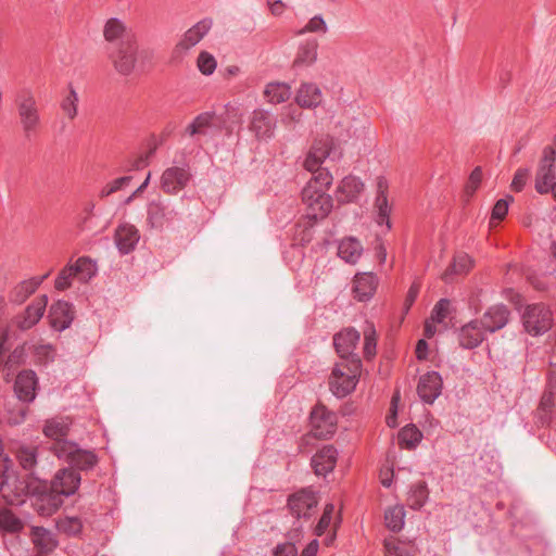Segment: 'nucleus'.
I'll return each mask as SVG.
<instances>
[{"label": "nucleus", "instance_id": "1", "mask_svg": "<svg viewBox=\"0 0 556 556\" xmlns=\"http://www.w3.org/2000/svg\"><path fill=\"white\" fill-rule=\"evenodd\" d=\"M332 177L327 172H320L311 184L302 189V201L306 205V213L295 224L294 237L300 243L311 242L314 226L325 218L332 210V198L327 190L332 184Z\"/></svg>", "mask_w": 556, "mask_h": 556}, {"label": "nucleus", "instance_id": "2", "mask_svg": "<svg viewBox=\"0 0 556 556\" xmlns=\"http://www.w3.org/2000/svg\"><path fill=\"white\" fill-rule=\"evenodd\" d=\"M337 415L324 404H317L309 414L311 430L302 437L301 447L311 446L315 452H338L330 444H318V441L330 439L337 429ZM300 452H303L300 448Z\"/></svg>", "mask_w": 556, "mask_h": 556}, {"label": "nucleus", "instance_id": "3", "mask_svg": "<svg viewBox=\"0 0 556 556\" xmlns=\"http://www.w3.org/2000/svg\"><path fill=\"white\" fill-rule=\"evenodd\" d=\"M68 467L62 468L54 475L50 488L61 497L74 495L81 481L79 470H87L97 464L96 454H65Z\"/></svg>", "mask_w": 556, "mask_h": 556}, {"label": "nucleus", "instance_id": "4", "mask_svg": "<svg viewBox=\"0 0 556 556\" xmlns=\"http://www.w3.org/2000/svg\"><path fill=\"white\" fill-rule=\"evenodd\" d=\"M11 466L8 455L0 454V494L7 504L21 505L27 494L35 492L37 488L18 477Z\"/></svg>", "mask_w": 556, "mask_h": 556}, {"label": "nucleus", "instance_id": "5", "mask_svg": "<svg viewBox=\"0 0 556 556\" xmlns=\"http://www.w3.org/2000/svg\"><path fill=\"white\" fill-rule=\"evenodd\" d=\"M16 113L25 138H31L41 128L42 118L38 100L30 88H23L15 97Z\"/></svg>", "mask_w": 556, "mask_h": 556}, {"label": "nucleus", "instance_id": "6", "mask_svg": "<svg viewBox=\"0 0 556 556\" xmlns=\"http://www.w3.org/2000/svg\"><path fill=\"white\" fill-rule=\"evenodd\" d=\"M361 370V358H354L351 363H337L328 381L332 394L338 399H343L352 393L359 380Z\"/></svg>", "mask_w": 556, "mask_h": 556}, {"label": "nucleus", "instance_id": "7", "mask_svg": "<svg viewBox=\"0 0 556 556\" xmlns=\"http://www.w3.org/2000/svg\"><path fill=\"white\" fill-rule=\"evenodd\" d=\"M296 105L288 104L280 108V119L283 123L299 122L300 109H315L323 102V92L314 83H302L295 94Z\"/></svg>", "mask_w": 556, "mask_h": 556}, {"label": "nucleus", "instance_id": "8", "mask_svg": "<svg viewBox=\"0 0 556 556\" xmlns=\"http://www.w3.org/2000/svg\"><path fill=\"white\" fill-rule=\"evenodd\" d=\"M521 321L525 331L532 337H540L548 332L554 324L553 312L543 302L526 305Z\"/></svg>", "mask_w": 556, "mask_h": 556}, {"label": "nucleus", "instance_id": "9", "mask_svg": "<svg viewBox=\"0 0 556 556\" xmlns=\"http://www.w3.org/2000/svg\"><path fill=\"white\" fill-rule=\"evenodd\" d=\"M144 54L146 51L139 49L138 40L129 38L125 43L111 49L108 55L118 74L129 76Z\"/></svg>", "mask_w": 556, "mask_h": 556}, {"label": "nucleus", "instance_id": "10", "mask_svg": "<svg viewBox=\"0 0 556 556\" xmlns=\"http://www.w3.org/2000/svg\"><path fill=\"white\" fill-rule=\"evenodd\" d=\"M73 427V420L68 416H56L48 419L43 426V433L47 438L58 443L68 444V447L62 446L60 450H51V452H88L79 448L75 443L67 440Z\"/></svg>", "mask_w": 556, "mask_h": 556}, {"label": "nucleus", "instance_id": "11", "mask_svg": "<svg viewBox=\"0 0 556 556\" xmlns=\"http://www.w3.org/2000/svg\"><path fill=\"white\" fill-rule=\"evenodd\" d=\"M336 157H338L337 152L332 148V142L329 139L316 141L311 147L304 161L305 169L312 174L309 180L306 184H311L320 172H327L332 177L329 169L327 167H323L321 164L327 159H331L333 161Z\"/></svg>", "mask_w": 556, "mask_h": 556}, {"label": "nucleus", "instance_id": "12", "mask_svg": "<svg viewBox=\"0 0 556 556\" xmlns=\"http://www.w3.org/2000/svg\"><path fill=\"white\" fill-rule=\"evenodd\" d=\"M319 502L318 494L311 488L301 489L291 494L287 507L292 516L298 519H307L313 515Z\"/></svg>", "mask_w": 556, "mask_h": 556}, {"label": "nucleus", "instance_id": "13", "mask_svg": "<svg viewBox=\"0 0 556 556\" xmlns=\"http://www.w3.org/2000/svg\"><path fill=\"white\" fill-rule=\"evenodd\" d=\"M359 340L361 333L353 327L344 328L333 336V345L341 362L351 363L354 358H361L355 353Z\"/></svg>", "mask_w": 556, "mask_h": 556}, {"label": "nucleus", "instance_id": "14", "mask_svg": "<svg viewBox=\"0 0 556 556\" xmlns=\"http://www.w3.org/2000/svg\"><path fill=\"white\" fill-rule=\"evenodd\" d=\"M555 150L552 147L544 148L535 177V190L541 194L548 193L549 186L555 182Z\"/></svg>", "mask_w": 556, "mask_h": 556}, {"label": "nucleus", "instance_id": "15", "mask_svg": "<svg viewBox=\"0 0 556 556\" xmlns=\"http://www.w3.org/2000/svg\"><path fill=\"white\" fill-rule=\"evenodd\" d=\"M511 312L505 304H494L486 308L479 319L486 333L500 331L509 323Z\"/></svg>", "mask_w": 556, "mask_h": 556}, {"label": "nucleus", "instance_id": "16", "mask_svg": "<svg viewBox=\"0 0 556 556\" xmlns=\"http://www.w3.org/2000/svg\"><path fill=\"white\" fill-rule=\"evenodd\" d=\"M190 178L191 174L187 165L172 166L163 172L161 187L166 193L176 194L188 185Z\"/></svg>", "mask_w": 556, "mask_h": 556}, {"label": "nucleus", "instance_id": "17", "mask_svg": "<svg viewBox=\"0 0 556 556\" xmlns=\"http://www.w3.org/2000/svg\"><path fill=\"white\" fill-rule=\"evenodd\" d=\"M443 388V380L438 371H428L420 376L417 393L425 404H433L434 401L441 395Z\"/></svg>", "mask_w": 556, "mask_h": 556}, {"label": "nucleus", "instance_id": "18", "mask_svg": "<svg viewBox=\"0 0 556 556\" xmlns=\"http://www.w3.org/2000/svg\"><path fill=\"white\" fill-rule=\"evenodd\" d=\"M178 215V212L161 201H151L147 207V223L151 228L163 229L172 223Z\"/></svg>", "mask_w": 556, "mask_h": 556}, {"label": "nucleus", "instance_id": "19", "mask_svg": "<svg viewBox=\"0 0 556 556\" xmlns=\"http://www.w3.org/2000/svg\"><path fill=\"white\" fill-rule=\"evenodd\" d=\"M377 194L375 199V210L377 212L376 222L378 225H386L387 229L390 230L392 227L390 220L391 206L388 201V180L383 176L377 177L376 182Z\"/></svg>", "mask_w": 556, "mask_h": 556}, {"label": "nucleus", "instance_id": "20", "mask_svg": "<svg viewBox=\"0 0 556 556\" xmlns=\"http://www.w3.org/2000/svg\"><path fill=\"white\" fill-rule=\"evenodd\" d=\"M47 304V295L36 298L21 315L16 316V327L21 330H28L33 328L42 318Z\"/></svg>", "mask_w": 556, "mask_h": 556}, {"label": "nucleus", "instance_id": "21", "mask_svg": "<svg viewBox=\"0 0 556 556\" xmlns=\"http://www.w3.org/2000/svg\"><path fill=\"white\" fill-rule=\"evenodd\" d=\"M213 18L204 17L192 25L185 31L181 39L177 43V49L180 51H188L195 47L212 29Z\"/></svg>", "mask_w": 556, "mask_h": 556}, {"label": "nucleus", "instance_id": "22", "mask_svg": "<svg viewBox=\"0 0 556 556\" xmlns=\"http://www.w3.org/2000/svg\"><path fill=\"white\" fill-rule=\"evenodd\" d=\"M103 37L106 42L116 46L125 43L129 38L137 39L132 29L117 17H111L104 23Z\"/></svg>", "mask_w": 556, "mask_h": 556}, {"label": "nucleus", "instance_id": "23", "mask_svg": "<svg viewBox=\"0 0 556 556\" xmlns=\"http://www.w3.org/2000/svg\"><path fill=\"white\" fill-rule=\"evenodd\" d=\"M139 240V230L131 224L123 223L118 225L115 230V245L122 255H126L132 252L136 249Z\"/></svg>", "mask_w": 556, "mask_h": 556}, {"label": "nucleus", "instance_id": "24", "mask_svg": "<svg viewBox=\"0 0 556 556\" xmlns=\"http://www.w3.org/2000/svg\"><path fill=\"white\" fill-rule=\"evenodd\" d=\"M73 305L66 301L59 300L49 309L51 327L56 331H64L70 328L74 320Z\"/></svg>", "mask_w": 556, "mask_h": 556}, {"label": "nucleus", "instance_id": "25", "mask_svg": "<svg viewBox=\"0 0 556 556\" xmlns=\"http://www.w3.org/2000/svg\"><path fill=\"white\" fill-rule=\"evenodd\" d=\"M63 503L64 500L61 495L50 488L49 491L37 493L33 498L31 505L40 516L49 517L55 514Z\"/></svg>", "mask_w": 556, "mask_h": 556}, {"label": "nucleus", "instance_id": "26", "mask_svg": "<svg viewBox=\"0 0 556 556\" xmlns=\"http://www.w3.org/2000/svg\"><path fill=\"white\" fill-rule=\"evenodd\" d=\"M317 49L318 41L315 38H308L299 43L298 51L292 63V70L295 74L312 66L316 62Z\"/></svg>", "mask_w": 556, "mask_h": 556}, {"label": "nucleus", "instance_id": "27", "mask_svg": "<svg viewBox=\"0 0 556 556\" xmlns=\"http://www.w3.org/2000/svg\"><path fill=\"white\" fill-rule=\"evenodd\" d=\"M485 333L478 318L470 320L459 329V345L466 350H473L485 340Z\"/></svg>", "mask_w": 556, "mask_h": 556}, {"label": "nucleus", "instance_id": "28", "mask_svg": "<svg viewBox=\"0 0 556 556\" xmlns=\"http://www.w3.org/2000/svg\"><path fill=\"white\" fill-rule=\"evenodd\" d=\"M37 376L33 370L21 371L14 383V391L18 400L23 402H33L36 397Z\"/></svg>", "mask_w": 556, "mask_h": 556}, {"label": "nucleus", "instance_id": "29", "mask_svg": "<svg viewBox=\"0 0 556 556\" xmlns=\"http://www.w3.org/2000/svg\"><path fill=\"white\" fill-rule=\"evenodd\" d=\"M340 522V513H336L334 505L332 503H328L323 509V514L315 527L314 533L317 536H321L326 533L327 530L332 531V535L327 540V544H330L336 536V532Z\"/></svg>", "mask_w": 556, "mask_h": 556}, {"label": "nucleus", "instance_id": "30", "mask_svg": "<svg viewBox=\"0 0 556 556\" xmlns=\"http://www.w3.org/2000/svg\"><path fill=\"white\" fill-rule=\"evenodd\" d=\"M364 190L363 181L355 176L344 177L336 191V198L339 203L355 202Z\"/></svg>", "mask_w": 556, "mask_h": 556}, {"label": "nucleus", "instance_id": "31", "mask_svg": "<svg viewBox=\"0 0 556 556\" xmlns=\"http://www.w3.org/2000/svg\"><path fill=\"white\" fill-rule=\"evenodd\" d=\"M378 278L371 273H363L355 276L353 292L355 299L362 302L369 301L377 289Z\"/></svg>", "mask_w": 556, "mask_h": 556}, {"label": "nucleus", "instance_id": "32", "mask_svg": "<svg viewBox=\"0 0 556 556\" xmlns=\"http://www.w3.org/2000/svg\"><path fill=\"white\" fill-rule=\"evenodd\" d=\"M49 276V273L41 277H33L17 283L10 292L9 300L14 304H23Z\"/></svg>", "mask_w": 556, "mask_h": 556}, {"label": "nucleus", "instance_id": "33", "mask_svg": "<svg viewBox=\"0 0 556 556\" xmlns=\"http://www.w3.org/2000/svg\"><path fill=\"white\" fill-rule=\"evenodd\" d=\"M250 129L258 138H270L275 130V119L265 110H255L251 121Z\"/></svg>", "mask_w": 556, "mask_h": 556}, {"label": "nucleus", "instance_id": "34", "mask_svg": "<svg viewBox=\"0 0 556 556\" xmlns=\"http://www.w3.org/2000/svg\"><path fill=\"white\" fill-rule=\"evenodd\" d=\"M31 542L41 554H48L55 549L58 540L53 532L43 527H31Z\"/></svg>", "mask_w": 556, "mask_h": 556}, {"label": "nucleus", "instance_id": "35", "mask_svg": "<svg viewBox=\"0 0 556 556\" xmlns=\"http://www.w3.org/2000/svg\"><path fill=\"white\" fill-rule=\"evenodd\" d=\"M363 253L362 243L353 237L341 240L338 247V255L349 264H355Z\"/></svg>", "mask_w": 556, "mask_h": 556}, {"label": "nucleus", "instance_id": "36", "mask_svg": "<svg viewBox=\"0 0 556 556\" xmlns=\"http://www.w3.org/2000/svg\"><path fill=\"white\" fill-rule=\"evenodd\" d=\"M24 521L10 508L0 507V532L17 534L24 529Z\"/></svg>", "mask_w": 556, "mask_h": 556}, {"label": "nucleus", "instance_id": "37", "mask_svg": "<svg viewBox=\"0 0 556 556\" xmlns=\"http://www.w3.org/2000/svg\"><path fill=\"white\" fill-rule=\"evenodd\" d=\"M421 439V431L413 424L406 425L397 433L399 446L402 450L416 448Z\"/></svg>", "mask_w": 556, "mask_h": 556}, {"label": "nucleus", "instance_id": "38", "mask_svg": "<svg viewBox=\"0 0 556 556\" xmlns=\"http://www.w3.org/2000/svg\"><path fill=\"white\" fill-rule=\"evenodd\" d=\"M215 126V114L204 112L199 114L191 124L188 125L186 131L190 136L207 135L211 127Z\"/></svg>", "mask_w": 556, "mask_h": 556}, {"label": "nucleus", "instance_id": "39", "mask_svg": "<svg viewBox=\"0 0 556 556\" xmlns=\"http://www.w3.org/2000/svg\"><path fill=\"white\" fill-rule=\"evenodd\" d=\"M401 460L399 459V454H389L381 466L379 478L380 482L383 486L390 488L394 478L395 468L397 470L404 469V467L400 466Z\"/></svg>", "mask_w": 556, "mask_h": 556}, {"label": "nucleus", "instance_id": "40", "mask_svg": "<svg viewBox=\"0 0 556 556\" xmlns=\"http://www.w3.org/2000/svg\"><path fill=\"white\" fill-rule=\"evenodd\" d=\"M79 96L72 84L68 85L67 93L63 96L60 108L65 116L73 121L78 115Z\"/></svg>", "mask_w": 556, "mask_h": 556}, {"label": "nucleus", "instance_id": "41", "mask_svg": "<svg viewBox=\"0 0 556 556\" xmlns=\"http://www.w3.org/2000/svg\"><path fill=\"white\" fill-rule=\"evenodd\" d=\"M337 464L333 454H313L311 465L317 476L326 477L331 472Z\"/></svg>", "mask_w": 556, "mask_h": 556}, {"label": "nucleus", "instance_id": "42", "mask_svg": "<svg viewBox=\"0 0 556 556\" xmlns=\"http://www.w3.org/2000/svg\"><path fill=\"white\" fill-rule=\"evenodd\" d=\"M72 267L83 282L89 281L98 271L97 263L88 256L79 257Z\"/></svg>", "mask_w": 556, "mask_h": 556}, {"label": "nucleus", "instance_id": "43", "mask_svg": "<svg viewBox=\"0 0 556 556\" xmlns=\"http://www.w3.org/2000/svg\"><path fill=\"white\" fill-rule=\"evenodd\" d=\"M386 526L393 532H399L405 523V509L402 505L389 507L384 513Z\"/></svg>", "mask_w": 556, "mask_h": 556}, {"label": "nucleus", "instance_id": "44", "mask_svg": "<svg viewBox=\"0 0 556 556\" xmlns=\"http://www.w3.org/2000/svg\"><path fill=\"white\" fill-rule=\"evenodd\" d=\"M386 556H412L413 545L399 541L395 538H389L384 541Z\"/></svg>", "mask_w": 556, "mask_h": 556}, {"label": "nucleus", "instance_id": "45", "mask_svg": "<svg viewBox=\"0 0 556 556\" xmlns=\"http://www.w3.org/2000/svg\"><path fill=\"white\" fill-rule=\"evenodd\" d=\"M471 267V257L466 253L458 254L454 257L453 263L446 269L444 279L447 280L448 276L453 274H466Z\"/></svg>", "mask_w": 556, "mask_h": 556}, {"label": "nucleus", "instance_id": "46", "mask_svg": "<svg viewBox=\"0 0 556 556\" xmlns=\"http://www.w3.org/2000/svg\"><path fill=\"white\" fill-rule=\"evenodd\" d=\"M428 500V489L425 483L415 484L408 495V505L413 509H420Z\"/></svg>", "mask_w": 556, "mask_h": 556}, {"label": "nucleus", "instance_id": "47", "mask_svg": "<svg viewBox=\"0 0 556 556\" xmlns=\"http://www.w3.org/2000/svg\"><path fill=\"white\" fill-rule=\"evenodd\" d=\"M56 528L60 532L67 535H77L83 529V522L78 517L66 516L58 520Z\"/></svg>", "mask_w": 556, "mask_h": 556}, {"label": "nucleus", "instance_id": "48", "mask_svg": "<svg viewBox=\"0 0 556 556\" xmlns=\"http://www.w3.org/2000/svg\"><path fill=\"white\" fill-rule=\"evenodd\" d=\"M33 354L40 364H47L54 359L55 349L49 343H38L33 346Z\"/></svg>", "mask_w": 556, "mask_h": 556}, {"label": "nucleus", "instance_id": "49", "mask_svg": "<svg viewBox=\"0 0 556 556\" xmlns=\"http://www.w3.org/2000/svg\"><path fill=\"white\" fill-rule=\"evenodd\" d=\"M198 70L205 76L212 75L216 67L217 62L213 54L207 51H202L197 59Z\"/></svg>", "mask_w": 556, "mask_h": 556}, {"label": "nucleus", "instance_id": "50", "mask_svg": "<svg viewBox=\"0 0 556 556\" xmlns=\"http://www.w3.org/2000/svg\"><path fill=\"white\" fill-rule=\"evenodd\" d=\"M377 339L374 328H368L364 332L363 354L366 359H371L376 355Z\"/></svg>", "mask_w": 556, "mask_h": 556}, {"label": "nucleus", "instance_id": "51", "mask_svg": "<svg viewBox=\"0 0 556 556\" xmlns=\"http://www.w3.org/2000/svg\"><path fill=\"white\" fill-rule=\"evenodd\" d=\"M76 276L72 265L65 266L55 278L54 287L59 291L66 290L72 285L73 277Z\"/></svg>", "mask_w": 556, "mask_h": 556}, {"label": "nucleus", "instance_id": "52", "mask_svg": "<svg viewBox=\"0 0 556 556\" xmlns=\"http://www.w3.org/2000/svg\"><path fill=\"white\" fill-rule=\"evenodd\" d=\"M328 31V26L326 21L320 14L313 16L307 24L300 30V34L304 33H317V34H326Z\"/></svg>", "mask_w": 556, "mask_h": 556}, {"label": "nucleus", "instance_id": "53", "mask_svg": "<svg viewBox=\"0 0 556 556\" xmlns=\"http://www.w3.org/2000/svg\"><path fill=\"white\" fill-rule=\"evenodd\" d=\"M450 305H451L450 300H447V299L439 300L431 312V319L439 324L443 323L444 319L447 317Z\"/></svg>", "mask_w": 556, "mask_h": 556}, {"label": "nucleus", "instance_id": "54", "mask_svg": "<svg viewBox=\"0 0 556 556\" xmlns=\"http://www.w3.org/2000/svg\"><path fill=\"white\" fill-rule=\"evenodd\" d=\"M508 201L506 199H500L496 201L492 208V219L502 220L508 213Z\"/></svg>", "mask_w": 556, "mask_h": 556}, {"label": "nucleus", "instance_id": "55", "mask_svg": "<svg viewBox=\"0 0 556 556\" xmlns=\"http://www.w3.org/2000/svg\"><path fill=\"white\" fill-rule=\"evenodd\" d=\"M399 402H400V392L397 391V392H395L392 395L391 403H390L389 415L387 416V424L390 427H394L395 426V420H396V417H397V405H399Z\"/></svg>", "mask_w": 556, "mask_h": 556}, {"label": "nucleus", "instance_id": "56", "mask_svg": "<svg viewBox=\"0 0 556 556\" xmlns=\"http://www.w3.org/2000/svg\"><path fill=\"white\" fill-rule=\"evenodd\" d=\"M528 176H529L528 169H522V168L518 169L514 176V179L511 182V188L515 191H521L527 182Z\"/></svg>", "mask_w": 556, "mask_h": 556}, {"label": "nucleus", "instance_id": "57", "mask_svg": "<svg viewBox=\"0 0 556 556\" xmlns=\"http://www.w3.org/2000/svg\"><path fill=\"white\" fill-rule=\"evenodd\" d=\"M264 98L269 103L278 102V83H269L264 90Z\"/></svg>", "mask_w": 556, "mask_h": 556}, {"label": "nucleus", "instance_id": "58", "mask_svg": "<svg viewBox=\"0 0 556 556\" xmlns=\"http://www.w3.org/2000/svg\"><path fill=\"white\" fill-rule=\"evenodd\" d=\"M21 466L25 470H31L36 465V454H17Z\"/></svg>", "mask_w": 556, "mask_h": 556}, {"label": "nucleus", "instance_id": "59", "mask_svg": "<svg viewBox=\"0 0 556 556\" xmlns=\"http://www.w3.org/2000/svg\"><path fill=\"white\" fill-rule=\"evenodd\" d=\"M415 353H416V357L419 361H422V359L427 358V355H428V343H427V341L425 339H420V340L417 341Z\"/></svg>", "mask_w": 556, "mask_h": 556}, {"label": "nucleus", "instance_id": "60", "mask_svg": "<svg viewBox=\"0 0 556 556\" xmlns=\"http://www.w3.org/2000/svg\"><path fill=\"white\" fill-rule=\"evenodd\" d=\"M130 181H131V176H123V177H119V178L111 181L110 186L114 192H117V191L122 190L123 188H125L127 185H129Z\"/></svg>", "mask_w": 556, "mask_h": 556}, {"label": "nucleus", "instance_id": "61", "mask_svg": "<svg viewBox=\"0 0 556 556\" xmlns=\"http://www.w3.org/2000/svg\"><path fill=\"white\" fill-rule=\"evenodd\" d=\"M482 170L480 167H476L469 176V187L476 190L481 182Z\"/></svg>", "mask_w": 556, "mask_h": 556}, {"label": "nucleus", "instance_id": "62", "mask_svg": "<svg viewBox=\"0 0 556 556\" xmlns=\"http://www.w3.org/2000/svg\"><path fill=\"white\" fill-rule=\"evenodd\" d=\"M418 292H419V288L418 286L416 285H413L409 289H408V292H407V295H406V300H405V304H406V308L408 309L413 303L415 302L417 295H418Z\"/></svg>", "mask_w": 556, "mask_h": 556}, {"label": "nucleus", "instance_id": "63", "mask_svg": "<svg viewBox=\"0 0 556 556\" xmlns=\"http://www.w3.org/2000/svg\"><path fill=\"white\" fill-rule=\"evenodd\" d=\"M298 548L295 547L294 542H289L283 546H280V556H296Z\"/></svg>", "mask_w": 556, "mask_h": 556}, {"label": "nucleus", "instance_id": "64", "mask_svg": "<svg viewBox=\"0 0 556 556\" xmlns=\"http://www.w3.org/2000/svg\"><path fill=\"white\" fill-rule=\"evenodd\" d=\"M318 541L313 540L302 552L301 556H316L318 551Z\"/></svg>", "mask_w": 556, "mask_h": 556}]
</instances>
